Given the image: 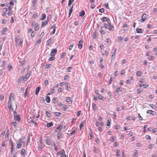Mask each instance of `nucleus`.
<instances>
[{
    "label": "nucleus",
    "instance_id": "obj_1",
    "mask_svg": "<svg viewBox=\"0 0 157 157\" xmlns=\"http://www.w3.org/2000/svg\"><path fill=\"white\" fill-rule=\"evenodd\" d=\"M8 107L10 111H13V108L12 105V102H10V101H8Z\"/></svg>",
    "mask_w": 157,
    "mask_h": 157
},
{
    "label": "nucleus",
    "instance_id": "obj_2",
    "mask_svg": "<svg viewBox=\"0 0 157 157\" xmlns=\"http://www.w3.org/2000/svg\"><path fill=\"white\" fill-rule=\"evenodd\" d=\"M57 50L56 49L53 48L51 51L50 56H54L57 53Z\"/></svg>",
    "mask_w": 157,
    "mask_h": 157
},
{
    "label": "nucleus",
    "instance_id": "obj_3",
    "mask_svg": "<svg viewBox=\"0 0 157 157\" xmlns=\"http://www.w3.org/2000/svg\"><path fill=\"white\" fill-rule=\"evenodd\" d=\"M147 15L146 14H144L141 17V18L140 19L141 21L143 22L145 21V20L147 19Z\"/></svg>",
    "mask_w": 157,
    "mask_h": 157
},
{
    "label": "nucleus",
    "instance_id": "obj_4",
    "mask_svg": "<svg viewBox=\"0 0 157 157\" xmlns=\"http://www.w3.org/2000/svg\"><path fill=\"white\" fill-rule=\"evenodd\" d=\"M83 42V41L82 40H80L78 42V48L80 49H82V48Z\"/></svg>",
    "mask_w": 157,
    "mask_h": 157
},
{
    "label": "nucleus",
    "instance_id": "obj_5",
    "mask_svg": "<svg viewBox=\"0 0 157 157\" xmlns=\"http://www.w3.org/2000/svg\"><path fill=\"white\" fill-rule=\"evenodd\" d=\"M14 99V95L13 93H10L9 97V99L8 101L12 102V101H13Z\"/></svg>",
    "mask_w": 157,
    "mask_h": 157
},
{
    "label": "nucleus",
    "instance_id": "obj_6",
    "mask_svg": "<svg viewBox=\"0 0 157 157\" xmlns=\"http://www.w3.org/2000/svg\"><path fill=\"white\" fill-rule=\"evenodd\" d=\"M101 20L103 22H105L106 21L107 22H110V21L109 18H107L105 17H104L101 18Z\"/></svg>",
    "mask_w": 157,
    "mask_h": 157
},
{
    "label": "nucleus",
    "instance_id": "obj_7",
    "mask_svg": "<svg viewBox=\"0 0 157 157\" xmlns=\"http://www.w3.org/2000/svg\"><path fill=\"white\" fill-rule=\"evenodd\" d=\"M63 127V125L60 124L55 129V131L56 132H59L62 129Z\"/></svg>",
    "mask_w": 157,
    "mask_h": 157
},
{
    "label": "nucleus",
    "instance_id": "obj_8",
    "mask_svg": "<svg viewBox=\"0 0 157 157\" xmlns=\"http://www.w3.org/2000/svg\"><path fill=\"white\" fill-rule=\"evenodd\" d=\"M108 29L109 30L112 31L114 27L111 25L110 23V22L108 23Z\"/></svg>",
    "mask_w": 157,
    "mask_h": 157
},
{
    "label": "nucleus",
    "instance_id": "obj_9",
    "mask_svg": "<svg viewBox=\"0 0 157 157\" xmlns=\"http://www.w3.org/2000/svg\"><path fill=\"white\" fill-rule=\"evenodd\" d=\"M64 85L66 86V89L68 90H70L69 89H70L71 88L69 84L67 82H65L64 83Z\"/></svg>",
    "mask_w": 157,
    "mask_h": 157
},
{
    "label": "nucleus",
    "instance_id": "obj_10",
    "mask_svg": "<svg viewBox=\"0 0 157 157\" xmlns=\"http://www.w3.org/2000/svg\"><path fill=\"white\" fill-rule=\"evenodd\" d=\"M55 25H56L55 24H54V25H53L52 26L51 28L50 29H52V28H53V31H52V32L51 33H50V35H53L55 33V31H56V27H55Z\"/></svg>",
    "mask_w": 157,
    "mask_h": 157
},
{
    "label": "nucleus",
    "instance_id": "obj_11",
    "mask_svg": "<svg viewBox=\"0 0 157 157\" xmlns=\"http://www.w3.org/2000/svg\"><path fill=\"white\" fill-rule=\"evenodd\" d=\"M14 119L15 121L19 122L20 121V117L19 115H17L14 117Z\"/></svg>",
    "mask_w": 157,
    "mask_h": 157
},
{
    "label": "nucleus",
    "instance_id": "obj_12",
    "mask_svg": "<svg viewBox=\"0 0 157 157\" xmlns=\"http://www.w3.org/2000/svg\"><path fill=\"white\" fill-rule=\"evenodd\" d=\"M20 153L21 155L25 156L26 154L25 150L24 149H22L20 152Z\"/></svg>",
    "mask_w": 157,
    "mask_h": 157
},
{
    "label": "nucleus",
    "instance_id": "obj_13",
    "mask_svg": "<svg viewBox=\"0 0 157 157\" xmlns=\"http://www.w3.org/2000/svg\"><path fill=\"white\" fill-rule=\"evenodd\" d=\"M9 130L8 129L6 132V135L5 136V138L6 141L8 140L9 139Z\"/></svg>",
    "mask_w": 157,
    "mask_h": 157
},
{
    "label": "nucleus",
    "instance_id": "obj_14",
    "mask_svg": "<svg viewBox=\"0 0 157 157\" xmlns=\"http://www.w3.org/2000/svg\"><path fill=\"white\" fill-rule=\"evenodd\" d=\"M136 31L137 33H142L143 32L144 30L142 29H139V28H137L136 29Z\"/></svg>",
    "mask_w": 157,
    "mask_h": 157
},
{
    "label": "nucleus",
    "instance_id": "obj_15",
    "mask_svg": "<svg viewBox=\"0 0 157 157\" xmlns=\"http://www.w3.org/2000/svg\"><path fill=\"white\" fill-rule=\"evenodd\" d=\"M39 25L37 24H35L34 28V30L36 31H37L39 30Z\"/></svg>",
    "mask_w": 157,
    "mask_h": 157
},
{
    "label": "nucleus",
    "instance_id": "obj_16",
    "mask_svg": "<svg viewBox=\"0 0 157 157\" xmlns=\"http://www.w3.org/2000/svg\"><path fill=\"white\" fill-rule=\"evenodd\" d=\"M24 77H20L18 78L17 82V83L19 84L21 82V81H22Z\"/></svg>",
    "mask_w": 157,
    "mask_h": 157
},
{
    "label": "nucleus",
    "instance_id": "obj_17",
    "mask_svg": "<svg viewBox=\"0 0 157 157\" xmlns=\"http://www.w3.org/2000/svg\"><path fill=\"white\" fill-rule=\"evenodd\" d=\"M40 89L41 87L40 86H39L36 88L35 90V94L36 95H37L38 94Z\"/></svg>",
    "mask_w": 157,
    "mask_h": 157
},
{
    "label": "nucleus",
    "instance_id": "obj_18",
    "mask_svg": "<svg viewBox=\"0 0 157 157\" xmlns=\"http://www.w3.org/2000/svg\"><path fill=\"white\" fill-rule=\"evenodd\" d=\"M48 24V21H44L42 22L41 24V27H44L45 25H47Z\"/></svg>",
    "mask_w": 157,
    "mask_h": 157
},
{
    "label": "nucleus",
    "instance_id": "obj_19",
    "mask_svg": "<svg viewBox=\"0 0 157 157\" xmlns=\"http://www.w3.org/2000/svg\"><path fill=\"white\" fill-rule=\"evenodd\" d=\"M98 96V98L99 100H101L103 101H104L105 100L104 97L101 96L100 94H99Z\"/></svg>",
    "mask_w": 157,
    "mask_h": 157
},
{
    "label": "nucleus",
    "instance_id": "obj_20",
    "mask_svg": "<svg viewBox=\"0 0 157 157\" xmlns=\"http://www.w3.org/2000/svg\"><path fill=\"white\" fill-rule=\"evenodd\" d=\"M140 87H143L144 88H146L149 86V85L148 84H140Z\"/></svg>",
    "mask_w": 157,
    "mask_h": 157
},
{
    "label": "nucleus",
    "instance_id": "obj_21",
    "mask_svg": "<svg viewBox=\"0 0 157 157\" xmlns=\"http://www.w3.org/2000/svg\"><path fill=\"white\" fill-rule=\"evenodd\" d=\"M59 154H61L62 156L65 155V151L64 149H62L61 151L58 152Z\"/></svg>",
    "mask_w": 157,
    "mask_h": 157
},
{
    "label": "nucleus",
    "instance_id": "obj_22",
    "mask_svg": "<svg viewBox=\"0 0 157 157\" xmlns=\"http://www.w3.org/2000/svg\"><path fill=\"white\" fill-rule=\"evenodd\" d=\"M31 73V71H28L27 73V74H26V75H25V78L26 79L28 78H29V77L30 74Z\"/></svg>",
    "mask_w": 157,
    "mask_h": 157
},
{
    "label": "nucleus",
    "instance_id": "obj_23",
    "mask_svg": "<svg viewBox=\"0 0 157 157\" xmlns=\"http://www.w3.org/2000/svg\"><path fill=\"white\" fill-rule=\"evenodd\" d=\"M53 125V124L52 122L48 123L46 124V126L47 128H49L51 126H52Z\"/></svg>",
    "mask_w": 157,
    "mask_h": 157
},
{
    "label": "nucleus",
    "instance_id": "obj_24",
    "mask_svg": "<svg viewBox=\"0 0 157 157\" xmlns=\"http://www.w3.org/2000/svg\"><path fill=\"white\" fill-rule=\"evenodd\" d=\"M46 144L49 145H51L52 144V143L49 139L46 140Z\"/></svg>",
    "mask_w": 157,
    "mask_h": 157
},
{
    "label": "nucleus",
    "instance_id": "obj_25",
    "mask_svg": "<svg viewBox=\"0 0 157 157\" xmlns=\"http://www.w3.org/2000/svg\"><path fill=\"white\" fill-rule=\"evenodd\" d=\"M136 75L137 76H140L142 75V73L141 71H138L136 72Z\"/></svg>",
    "mask_w": 157,
    "mask_h": 157
},
{
    "label": "nucleus",
    "instance_id": "obj_26",
    "mask_svg": "<svg viewBox=\"0 0 157 157\" xmlns=\"http://www.w3.org/2000/svg\"><path fill=\"white\" fill-rule=\"evenodd\" d=\"M46 17V15L45 14L43 13L42 14V17L40 18V20H44Z\"/></svg>",
    "mask_w": 157,
    "mask_h": 157
},
{
    "label": "nucleus",
    "instance_id": "obj_27",
    "mask_svg": "<svg viewBox=\"0 0 157 157\" xmlns=\"http://www.w3.org/2000/svg\"><path fill=\"white\" fill-rule=\"evenodd\" d=\"M6 62L5 61H3L1 65V67L3 68V69H4L6 67Z\"/></svg>",
    "mask_w": 157,
    "mask_h": 157
},
{
    "label": "nucleus",
    "instance_id": "obj_28",
    "mask_svg": "<svg viewBox=\"0 0 157 157\" xmlns=\"http://www.w3.org/2000/svg\"><path fill=\"white\" fill-rule=\"evenodd\" d=\"M116 56V54L115 53H113L111 56V61H112L113 60L114 61L115 59V57Z\"/></svg>",
    "mask_w": 157,
    "mask_h": 157
},
{
    "label": "nucleus",
    "instance_id": "obj_29",
    "mask_svg": "<svg viewBox=\"0 0 157 157\" xmlns=\"http://www.w3.org/2000/svg\"><path fill=\"white\" fill-rule=\"evenodd\" d=\"M138 154V151L137 150H136L134 151V153L132 155L133 157H137Z\"/></svg>",
    "mask_w": 157,
    "mask_h": 157
},
{
    "label": "nucleus",
    "instance_id": "obj_30",
    "mask_svg": "<svg viewBox=\"0 0 157 157\" xmlns=\"http://www.w3.org/2000/svg\"><path fill=\"white\" fill-rule=\"evenodd\" d=\"M85 11L83 10H82L79 13V16L80 17H82L85 14Z\"/></svg>",
    "mask_w": 157,
    "mask_h": 157
},
{
    "label": "nucleus",
    "instance_id": "obj_31",
    "mask_svg": "<svg viewBox=\"0 0 157 157\" xmlns=\"http://www.w3.org/2000/svg\"><path fill=\"white\" fill-rule=\"evenodd\" d=\"M46 102L48 103H49L50 102V97H49V96H46Z\"/></svg>",
    "mask_w": 157,
    "mask_h": 157
},
{
    "label": "nucleus",
    "instance_id": "obj_32",
    "mask_svg": "<svg viewBox=\"0 0 157 157\" xmlns=\"http://www.w3.org/2000/svg\"><path fill=\"white\" fill-rule=\"evenodd\" d=\"M46 114L47 117H52L51 114L48 111H46Z\"/></svg>",
    "mask_w": 157,
    "mask_h": 157
},
{
    "label": "nucleus",
    "instance_id": "obj_33",
    "mask_svg": "<svg viewBox=\"0 0 157 157\" xmlns=\"http://www.w3.org/2000/svg\"><path fill=\"white\" fill-rule=\"evenodd\" d=\"M55 59V56H52V57H49L48 59V60L49 61H51L52 60H54Z\"/></svg>",
    "mask_w": 157,
    "mask_h": 157
},
{
    "label": "nucleus",
    "instance_id": "obj_34",
    "mask_svg": "<svg viewBox=\"0 0 157 157\" xmlns=\"http://www.w3.org/2000/svg\"><path fill=\"white\" fill-rule=\"evenodd\" d=\"M22 146V144H21V143H18L17 144V149H19Z\"/></svg>",
    "mask_w": 157,
    "mask_h": 157
},
{
    "label": "nucleus",
    "instance_id": "obj_35",
    "mask_svg": "<svg viewBox=\"0 0 157 157\" xmlns=\"http://www.w3.org/2000/svg\"><path fill=\"white\" fill-rule=\"evenodd\" d=\"M75 132V130H74L72 131L70 133L68 134L69 136H71L74 134Z\"/></svg>",
    "mask_w": 157,
    "mask_h": 157
},
{
    "label": "nucleus",
    "instance_id": "obj_36",
    "mask_svg": "<svg viewBox=\"0 0 157 157\" xmlns=\"http://www.w3.org/2000/svg\"><path fill=\"white\" fill-rule=\"evenodd\" d=\"M120 150L119 149H117V153L116 154V156L117 157H119L120 156L119 152H120Z\"/></svg>",
    "mask_w": 157,
    "mask_h": 157
},
{
    "label": "nucleus",
    "instance_id": "obj_37",
    "mask_svg": "<svg viewBox=\"0 0 157 157\" xmlns=\"http://www.w3.org/2000/svg\"><path fill=\"white\" fill-rule=\"evenodd\" d=\"M74 0H69V2L68 4V6L69 7L71 4L73 2Z\"/></svg>",
    "mask_w": 157,
    "mask_h": 157
},
{
    "label": "nucleus",
    "instance_id": "obj_38",
    "mask_svg": "<svg viewBox=\"0 0 157 157\" xmlns=\"http://www.w3.org/2000/svg\"><path fill=\"white\" fill-rule=\"evenodd\" d=\"M92 106L93 109L94 110H95L97 109L96 107V105L95 104H94V103H92Z\"/></svg>",
    "mask_w": 157,
    "mask_h": 157
},
{
    "label": "nucleus",
    "instance_id": "obj_39",
    "mask_svg": "<svg viewBox=\"0 0 157 157\" xmlns=\"http://www.w3.org/2000/svg\"><path fill=\"white\" fill-rule=\"evenodd\" d=\"M121 90V87L117 88L115 91V92L118 93L119 91H120Z\"/></svg>",
    "mask_w": 157,
    "mask_h": 157
},
{
    "label": "nucleus",
    "instance_id": "obj_40",
    "mask_svg": "<svg viewBox=\"0 0 157 157\" xmlns=\"http://www.w3.org/2000/svg\"><path fill=\"white\" fill-rule=\"evenodd\" d=\"M58 99L56 98H53L52 101L54 103H56L58 101Z\"/></svg>",
    "mask_w": 157,
    "mask_h": 157
},
{
    "label": "nucleus",
    "instance_id": "obj_41",
    "mask_svg": "<svg viewBox=\"0 0 157 157\" xmlns=\"http://www.w3.org/2000/svg\"><path fill=\"white\" fill-rule=\"evenodd\" d=\"M52 42V39H48L46 42L47 43V45H49L50 43H51Z\"/></svg>",
    "mask_w": 157,
    "mask_h": 157
},
{
    "label": "nucleus",
    "instance_id": "obj_42",
    "mask_svg": "<svg viewBox=\"0 0 157 157\" xmlns=\"http://www.w3.org/2000/svg\"><path fill=\"white\" fill-rule=\"evenodd\" d=\"M153 112V111L152 110H148L147 111L146 113H148V114L150 113V114H152V112Z\"/></svg>",
    "mask_w": 157,
    "mask_h": 157
},
{
    "label": "nucleus",
    "instance_id": "obj_43",
    "mask_svg": "<svg viewBox=\"0 0 157 157\" xmlns=\"http://www.w3.org/2000/svg\"><path fill=\"white\" fill-rule=\"evenodd\" d=\"M54 114L56 116H59L61 115V113L59 112H55Z\"/></svg>",
    "mask_w": 157,
    "mask_h": 157
},
{
    "label": "nucleus",
    "instance_id": "obj_44",
    "mask_svg": "<svg viewBox=\"0 0 157 157\" xmlns=\"http://www.w3.org/2000/svg\"><path fill=\"white\" fill-rule=\"evenodd\" d=\"M105 11L104 9V8L100 9L99 10V11L101 13H103Z\"/></svg>",
    "mask_w": 157,
    "mask_h": 157
},
{
    "label": "nucleus",
    "instance_id": "obj_45",
    "mask_svg": "<svg viewBox=\"0 0 157 157\" xmlns=\"http://www.w3.org/2000/svg\"><path fill=\"white\" fill-rule=\"evenodd\" d=\"M51 65V64H46L45 66V68H48L50 67Z\"/></svg>",
    "mask_w": 157,
    "mask_h": 157
},
{
    "label": "nucleus",
    "instance_id": "obj_46",
    "mask_svg": "<svg viewBox=\"0 0 157 157\" xmlns=\"http://www.w3.org/2000/svg\"><path fill=\"white\" fill-rule=\"evenodd\" d=\"M8 68L9 71H10L13 68L12 67L10 64H9L8 65Z\"/></svg>",
    "mask_w": 157,
    "mask_h": 157
},
{
    "label": "nucleus",
    "instance_id": "obj_47",
    "mask_svg": "<svg viewBox=\"0 0 157 157\" xmlns=\"http://www.w3.org/2000/svg\"><path fill=\"white\" fill-rule=\"evenodd\" d=\"M30 136L29 135L27 137V145H28L29 144V142L30 141Z\"/></svg>",
    "mask_w": 157,
    "mask_h": 157
},
{
    "label": "nucleus",
    "instance_id": "obj_48",
    "mask_svg": "<svg viewBox=\"0 0 157 157\" xmlns=\"http://www.w3.org/2000/svg\"><path fill=\"white\" fill-rule=\"evenodd\" d=\"M35 35V33L34 31H33L31 34V36L32 37H34Z\"/></svg>",
    "mask_w": 157,
    "mask_h": 157
},
{
    "label": "nucleus",
    "instance_id": "obj_49",
    "mask_svg": "<svg viewBox=\"0 0 157 157\" xmlns=\"http://www.w3.org/2000/svg\"><path fill=\"white\" fill-rule=\"evenodd\" d=\"M41 38H40L38 40H37L36 42V44H38L40 43L41 42Z\"/></svg>",
    "mask_w": 157,
    "mask_h": 157
},
{
    "label": "nucleus",
    "instance_id": "obj_50",
    "mask_svg": "<svg viewBox=\"0 0 157 157\" xmlns=\"http://www.w3.org/2000/svg\"><path fill=\"white\" fill-rule=\"evenodd\" d=\"M71 100V98L69 97H67L66 98V101L67 102H69Z\"/></svg>",
    "mask_w": 157,
    "mask_h": 157
},
{
    "label": "nucleus",
    "instance_id": "obj_51",
    "mask_svg": "<svg viewBox=\"0 0 157 157\" xmlns=\"http://www.w3.org/2000/svg\"><path fill=\"white\" fill-rule=\"evenodd\" d=\"M73 45H74V44H71L70 45V46H69V49L70 50H71L72 49L73 46Z\"/></svg>",
    "mask_w": 157,
    "mask_h": 157
},
{
    "label": "nucleus",
    "instance_id": "obj_52",
    "mask_svg": "<svg viewBox=\"0 0 157 157\" xmlns=\"http://www.w3.org/2000/svg\"><path fill=\"white\" fill-rule=\"evenodd\" d=\"M138 118L139 119V120H142V119H143V118L142 117H141V116H140V113H138Z\"/></svg>",
    "mask_w": 157,
    "mask_h": 157
},
{
    "label": "nucleus",
    "instance_id": "obj_53",
    "mask_svg": "<svg viewBox=\"0 0 157 157\" xmlns=\"http://www.w3.org/2000/svg\"><path fill=\"white\" fill-rule=\"evenodd\" d=\"M18 143H20L21 144H24V146H25V142L24 141H22L21 140V139H20V140L18 141Z\"/></svg>",
    "mask_w": 157,
    "mask_h": 157
},
{
    "label": "nucleus",
    "instance_id": "obj_54",
    "mask_svg": "<svg viewBox=\"0 0 157 157\" xmlns=\"http://www.w3.org/2000/svg\"><path fill=\"white\" fill-rule=\"evenodd\" d=\"M62 135V134L60 133H58L57 134V139H60L61 138V136Z\"/></svg>",
    "mask_w": 157,
    "mask_h": 157
},
{
    "label": "nucleus",
    "instance_id": "obj_55",
    "mask_svg": "<svg viewBox=\"0 0 157 157\" xmlns=\"http://www.w3.org/2000/svg\"><path fill=\"white\" fill-rule=\"evenodd\" d=\"M142 91V90L141 89H138L137 90V93L139 94Z\"/></svg>",
    "mask_w": 157,
    "mask_h": 157
},
{
    "label": "nucleus",
    "instance_id": "obj_56",
    "mask_svg": "<svg viewBox=\"0 0 157 157\" xmlns=\"http://www.w3.org/2000/svg\"><path fill=\"white\" fill-rule=\"evenodd\" d=\"M100 48L101 50H103L104 46L103 44H101L100 45Z\"/></svg>",
    "mask_w": 157,
    "mask_h": 157
},
{
    "label": "nucleus",
    "instance_id": "obj_57",
    "mask_svg": "<svg viewBox=\"0 0 157 157\" xmlns=\"http://www.w3.org/2000/svg\"><path fill=\"white\" fill-rule=\"evenodd\" d=\"M83 122H81L79 125V128H80V129L81 130L82 129V127H83Z\"/></svg>",
    "mask_w": 157,
    "mask_h": 157
},
{
    "label": "nucleus",
    "instance_id": "obj_58",
    "mask_svg": "<svg viewBox=\"0 0 157 157\" xmlns=\"http://www.w3.org/2000/svg\"><path fill=\"white\" fill-rule=\"evenodd\" d=\"M145 138L146 139H148L149 140H150L151 138L150 136L148 135H147L146 136Z\"/></svg>",
    "mask_w": 157,
    "mask_h": 157
},
{
    "label": "nucleus",
    "instance_id": "obj_59",
    "mask_svg": "<svg viewBox=\"0 0 157 157\" xmlns=\"http://www.w3.org/2000/svg\"><path fill=\"white\" fill-rule=\"evenodd\" d=\"M94 151L96 153H98L97 149L95 147H94Z\"/></svg>",
    "mask_w": 157,
    "mask_h": 157
},
{
    "label": "nucleus",
    "instance_id": "obj_60",
    "mask_svg": "<svg viewBox=\"0 0 157 157\" xmlns=\"http://www.w3.org/2000/svg\"><path fill=\"white\" fill-rule=\"evenodd\" d=\"M95 141L98 143H100V141L98 137H97L95 138Z\"/></svg>",
    "mask_w": 157,
    "mask_h": 157
},
{
    "label": "nucleus",
    "instance_id": "obj_61",
    "mask_svg": "<svg viewBox=\"0 0 157 157\" xmlns=\"http://www.w3.org/2000/svg\"><path fill=\"white\" fill-rule=\"evenodd\" d=\"M72 68V67H68L67 69V71L69 72H70L71 71V69Z\"/></svg>",
    "mask_w": 157,
    "mask_h": 157
},
{
    "label": "nucleus",
    "instance_id": "obj_62",
    "mask_svg": "<svg viewBox=\"0 0 157 157\" xmlns=\"http://www.w3.org/2000/svg\"><path fill=\"white\" fill-rule=\"evenodd\" d=\"M67 107V105H64L63 106V110H66Z\"/></svg>",
    "mask_w": 157,
    "mask_h": 157
},
{
    "label": "nucleus",
    "instance_id": "obj_63",
    "mask_svg": "<svg viewBox=\"0 0 157 157\" xmlns=\"http://www.w3.org/2000/svg\"><path fill=\"white\" fill-rule=\"evenodd\" d=\"M6 142L5 141H4L2 144V147H4L6 145Z\"/></svg>",
    "mask_w": 157,
    "mask_h": 157
},
{
    "label": "nucleus",
    "instance_id": "obj_64",
    "mask_svg": "<svg viewBox=\"0 0 157 157\" xmlns=\"http://www.w3.org/2000/svg\"><path fill=\"white\" fill-rule=\"evenodd\" d=\"M13 12V11H9L8 13V15L9 16H11L12 15Z\"/></svg>",
    "mask_w": 157,
    "mask_h": 157
}]
</instances>
